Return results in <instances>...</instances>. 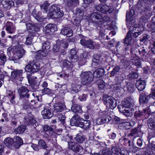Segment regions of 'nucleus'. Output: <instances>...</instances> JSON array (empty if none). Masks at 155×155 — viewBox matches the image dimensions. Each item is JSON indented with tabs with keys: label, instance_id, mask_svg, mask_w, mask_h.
I'll list each match as a JSON object with an SVG mask.
<instances>
[{
	"label": "nucleus",
	"instance_id": "nucleus-10",
	"mask_svg": "<svg viewBox=\"0 0 155 155\" xmlns=\"http://www.w3.org/2000/svg\"><path fill=\"white\" fill-rule=\"evenodd\" d=\"M13 51L14 49L12 47H9L8 48L7 53L9 56V59L15 63H17L19 59Z\"/></svg>",
	"mask_w": 155,
	"mask_h": 155
},
{
	"label": "nucleus",
	"instance_id": "nucleus-40",
	"mask_svg": "<svg viewBox=\"0 0 155 155\" xmlns=\"http://www.w3.org/2000/svg\"><path fill=\"white\" fill-rule=\"evenodd\" d=\"M82 125L81 127L84 130H87L90 127V126L91 124V122L90 120H85L84 119Z\"/></svg>",
	"mask_w": 155,
	"mask_h": 155
},
{
	"label": "nucleus",
	"instance_id": "nucleus-3",
	"mask_svg": "<svg viewBox=\"0 0 155 155\" xmlns=\"http://www.w3.org/2000/svg\"><path fill=\"white\" fill-rule=\"evenodd\" d=\"M40 67V64L38 62H36L35 60H33L29 61L28 64L26 66L25 70L27 72H36L38 71Z\"/></svg>",
	"mask_w": 155,
	"mask_h": 155
},
{
	"label": "nucleus",
	"instance_id": "nucleus-44",
	"mask_svg": "<svg viewBox=\"0 0 155 155\" xmlns=\"http://www.w3.org/2000/svg\"><path fill=\"white\" fill-rule=\"evenodd\" d=\"M20 121L19 120L18 118L15 116L14 117H12V119L11 122V124L12 126L15 127L19 123H20Z\"/></svg>",
	"mask_w": 155,
	"mask_h": 155
},
{
	"label": "nucleus",
	"instance_id": "nucleus-43",
	"mask_svg": "<svg viewBox=\"0 0 155 155\" xmlns=\"http://www.w3.org/2000/svg\"><path fill=\"white\" fill-rule=\"evenodd\" d=\"M117 105L116 100L112 97L107 106H109L110 108L113 109L116 107Z\"/></svg>",
	"mask_w": 155,
	"mask_h": 155
},
{
	"label": "nucleus",
	"instance_id": "nucleus-58",
	"mask_svg": "<svg viewBox=\"0 0 155 155\" xmlns=\"http://www.w3.org/2000/svg\"><path fill=\"white\" fill-rule=\"evenodd\" d=\"M56 12L57 15L55 17V19L61 17L63 16L64 13L62 11H61L60 8L58 7L57 9L56 10Z\"/></svg>",
	"mask_w": 155,
	"mask_h": 155
},
{
	"label": "nucleus",
	"instance_id": "nucleus-60",
	"mask_svg": "<svg viewBox=\"0 0 155 155\" xmlns=\"http://www.w3.org/2000/svg\"><path fill=\"white\" fill-rule=\"evenodd\" d=\"M49 6V4L47 2H45L43 4L41 5V9L44 10L46 12Z\"/></svg>",
	"mask_w": 155,
	"mask_h": 155
},
{
	"label": "nucleus",
	"instance_id": "nucleus-48",
	"mask_svg": "<svg viewBox=\"0 0 155 155\" xmlns=\"http://www.w3.org/2000/svg\"><path fill=\"white\" fill-rule=\"evenodd\" d=\"M38 146L44 149H46L48 147L45 141L41 139L38 141Z\"/></svg>",
	"mask_w": 155,
	"mask_h": 155
},
{
	"label": "nucleus",
	"instance_id": "nucleus-25",
	"mask_svg": "<svg viewBox=\"0 0 155 155\" xmlns=\"http://www.w3.org/2000/svg\"><path fill=\"white\" fill-rule=\"evenodd\" d=\"M37 35V33L30 31L28 36L26 38L25 44L27 45L31 44L33 42V38L34 37L36 36Z\"/></svg>",
	"mask_w": 155,
	"mask_h": 155
},
{
	"label": "nucleus",
	"instance_id": "nucleus-57",
	"mask_svg": "<svg viewBox=\"0 0 155 155\" xmlns=\"http://www.w3.org/2000/svg\"><path fill=\"white\" fill-rule=\"evenodd\" d=\"M135 12L134 10L133 9L130 10L129 12H127L126 14V18L129 20H130V18L134 15Z\"/></svg>",
	"mask_w": 155,
	"mask_h": 155
},
{
	"label": "nucleus",
	"instance_id": "nucleus-31",
	"mask_svg": "<svg viewBox=\"0 0 155 155\" xmlns=\"http://www.w3.org/2000/svg\"><path fill=\"white\" fill-rule=\"evenodd\" d=\"M45 28L46 29V32L47 33H49V31L54 32L57 30L56 25L54 24H48L46 25Z\"/></svg>",
	"mask_w": 155,
	"mask_h": 155
},
{
	"label": "nucleus",
	"instance_id": "nucleus-30",
	"mask_svg": "<svg viewBox=\"0 0 155 155\" xmlns=\"http://www.w3.org/2000/svg\"><path fill=\"white\" fill-rule=\"evenodd\" d=\"M50 43L48 41H45L43 44L42 48V50L41 51L45 53L44 55H47L49 51V49L50 48Z\"/></svg>",
	"mask_w": 155,
	"mask_h": 155
},
{
	"label": "nucleus",
	"instance_id": "nucleus-22",
	"mask_svg": "<svg viewBox=\"0 0 155 155\" xmlns=\"http://www.w3.org/2000/svg\"><path fill=\"white\" fill-rule=\"evenodd\" d=\"M69 57L72 62H75L78 60V57L75 49H72L70 50Z\"/></svg>",
	"mask_w": 155,
	"mask_h": 155
},
{
	"label": "nucleus",
	"instance_id": "nucleus-23",
	"mask_svg": "<svg viewBox=\"0 0 155 155\" xmlns=\"http://www.w3.org/2000/svg\"><path fill=\"white\" fill-rule=\"evenodd\" d=\"M41 114L43 117L45 119H49L53 116V113L48 108H44L41 112Z\"/></svg>",
	"mask_w": 155,
	"mask_h": 155
},
{
	"label": "nucleus",
	"instance_id": "nucleus-53",
	"mask_svg": "<svg viewBox=\"0 0 155 155\" xmlns=\"http://www.w3.org/2000/svg\"><path fill=\"white\" fill-rule=\"evenodd\" d=\"M9 97H10V99H11L10 101L12 104H15V102L13 100L15 98V92L12 91H9L8 94Z\"/></svg>",
	"mask_w": 155,
	"mask_h": 155
},
{
	"label": "nucleus",
	"instance_id": "nucleus-26",
	"mask_svg": "<svg viewBox=\"0 0 155 155\" xmlns=\"http://www.w3.org/2000/svg\"><path fill=\"white\" fill-rule=\"evenodd\" d=\"M150 97L147 95L145 93L142 92L140 94L139 101L140 104L147 103Z\"/></svg>",
	"mask_w": 155,
	"mask_h": 155
},
{
	"label": "nucleus",
	"instance_id": "nucleus-45",
	"mask_svg": "<svg viewBox=\"0 0 155 155\" xmlns=\"http://www.w3.org/2000/svg\"><path fill=\"white\" fill-rule=\"evenodd\" d=\"M80 117L78 115L75 114L72 117L70 120V123L72 125H75L76 123L79 120V119Z\"/></svg>",
	"mask_w": 155,
	"mask_h": 155
},
{
	"label": "nucleus",
	"instance_id": "nucleus-17",
	"mask_svg": "<svg viewBox=\"0 0 155 155\" xmlns=\"http://www.w3.org/2000/svg\"><path fill=\"white\" fill-rule=\"evenodd\" d=\"M27 29L30 31L36 32L40 30L39 28L36 25L32 23H28L26 24Z\"/></svg>",
	"mask_w": 155,
	"mask_h": 155
},
{
	"label": "nucleus",
	"instance_id": "nucleus-41",
	"mask_svg": "<svg viewBox=\"0 0 155 155\" xmlns=\"http://www.w3.org/2000/svg\"><path fill=\"white\" fill-rule=\"evenodd\" d=\"M57 42V45H59L60 48H63L64 49L67 48L68 43L64 40H58Z\"/></svg>",
	"mask_w": 155,
	"mask_h": 155
},
{
	"label": "nucleus",
	"instance_id": "nucleus-35",
	"mask_svg": "<svg viewBox=\"0 0 155 155\" xmlns=\"http://www.w3.org/2000/svg\"><path fill=\"white\" fill-rule=\"evenodd\" d=\"M138 130L137 128H135L132 130L131 133L127 136L128 137L134 140L138 136Z\"/></svg>",
	"mask_w": 155,
	"mask_h": 155
},
{
	"label": "nucleus",
	"instance_id": "nucleus-64",
	"mask_svg": "<svg viewBox=\"0 0 155 155\" xmlns=\"http://www.w3.org/2000/svg\"><path fill=\"white\" fill-rule=\"evenodd\" d=\"M72 86V90L75 92H77L79 91L81 87L79 85H74Z\"/></svg>",
	"mask_w": 155,
	"mask_h": 155
},
{
	"label": "nucleus",
	"instance_id": "nucleus-5",
	"mask_svg": "<svg viewBox=\"0 0 155 155\" xmlns=\"http://www.w3.org/2000/svg\"><path fill=\"white\" fill-rule=\"evenodd\" d=\"M35 94H32L30 93L27 94L26 97L25 102H24L23 104V107L26 110H28L30 109L32 107V105L30 103H34L35 104Z\"/></svg>",
	"mask_w": 155,
	"mask_h": 155
},
{
	"label": "nucleus",
	"instance_id": "nucleus-36",
	"mask_svg": "<svg viewBox=\"0 0 155 155\" xmlns=\"http://www.w3.org/2000/svg\"><path fill=\"white\" fill-rule=\"evenodd\" d=\"M23 144V141L21 138L19 137H16L15 141L14 143V146L16 148L18 149Z\"/></svg>",
	"mask_w": 155,
	"mask_h": 155
},
{
	"label": "nucleus",
	"instance_id": "nucleus-11",
	"mask_svg": "<svg viewBox=\"0 0 155 155\" xmlns=\"http://www.w3.org/2000/svg\"><path fill=\"white\" fill-rule=\"evenodd\" d=\"M119 106H122L124 108H133L134 106L133 100L130 97L126 98L125 101L123 102L122 104Z\"/></svg>",
	"mask_w": 155,
	"mask_h": 155
},
{
	"label": "nucleus",
	"instance_id": "nucleus-42",
	"mask_svg": "<svg viewBox=\"0 0 155 155\" xmlns=\"http://www.w3.org/2000/svg\"><path fill=\"white\" fill-rule=\"evenodd\" d=\"M45 53L41 51H40L35 55V58L36 60L40 61L41 60L43 57H45L47 55H44Z\"/></svg>",
	"mask_w": 155,
	"mask_h": 155
},
{
	"label": "nucleus",
	"instance_id": "nucleus-46",
	"mask_svg": "<svg viewBox=\"0 0 155 155\" xmlns=\"http://www.w3.org/2000/svg\"><path fill=\"white\" fill-rule=\"evenodd\" d=\"M27 78L28 81L30 84H33L34 85L36 83V81L34 79V76H32L31 74H30L27 75Z\"/></svg>",
	"mask_w": 155,
	"mask_h": 155
},
{
	"label": "nucleus",
	"instance_id": "nucleus-52",
	"mask_svg": "<svg viewBox=\"0 0 155 155\" xmlns=\"http://www.w3.org/2000/svg\"><path fill=\"white\" fill-rule=\"evenodd\" d=\"M76 141L79 143H82L85 140L84 137L83 136L81 135H77V136L75 138Z\"/></svg>",
	"mask_w": 155,
	"mask_h": 155
},
{
	"label": "nucleus",
	"instance_id": "nucleus-6",
	"mask_svg": "<svg viewBox=\"0 0 155 155\" xmlns=\"http://www.w3.org/2000/svg\"><path fill=\"white\" fill-rule=\"evenodd\" d=\"M80 37L81 38L80 43L81 45L91 49L94 48L95 44L94 41L90 39L88 40L86 37L82 35Z\"/></svg>",
	"mask_w": 155,
	"mask_h": 155
},
{
	"label": "nucleus",
	"instance_id": "nucleus-2",
	"mask_svg": "<svg viewBox=\"0 0 155 155\" xmlns=\"http://www.w3.org/2000/svg\"><path fill=\"white\" fill-rule=\"evenodd\" d=\"M81 84L84 85H87L93 81V74L90 71L83 73L81 75Z\"/></svg>",
	"mask_w": 155,
	"mask_h": 155
},
{
	"label": "nucleus",
	"instance_id": "nucleus-1",
	"mask_svg": "<svg viewBox=\"0 0 155 155\" xmlns=\"http://www.w3.org/2000/svg\"><path fill=\"white\" fill-rule=\"evenodd\" d=\"M90 18L94 24H96L98 22H106L109 21L110 18L107 16H104L100 13L94 12L91 14Z\"/></svg>",
	"mask_w": 155,
	"mask_h": 155
},
{
	"label": "nucleus",
	"instance_id": "nucleus-13",
	"mask_svg": "<svg viewBox=\"0 0 155 155\" xmlns=\"http://www.w3.org/2000/svg\"><path fill=\"white\" fill-rule=\"evenodd\" d=\"M101 57L96 54H94L93 57V63H94V65L99 68L100 67H104L101 59Z\"/></svg>",
	"mask_w": 155,
	"mask_h": 155
},
{
	"label": "nucleus",
	"instance_id": "nucleus-9",
	"mask_svg": "<svg viewBox=\"0 0 155 155\" xmlns=\"http://www.w3.org/2000/svg\"><path fill=\"white\" fill-rule=\"evenodd\" d=\"M18 92L20 94V99L22 101L23 103L25 102L26 97L27 94H30L28 89L25 87H20L18 90Z\"/></svg>",
	"mask_w": 155,
	"mask_h": 155
},
{
	"label": "nucleus",
	"instance_id": "nucleus-49",
	"mask_svg": "<svg viewBox=\"0 0 155 155\" xmlns=\"http://www.w3.org/2000/svg\"><path fill=\"white\" fill-rule=\"evenodd\" d=\"M112 97L111 96L106 94L103 95L102 100L103 101L105 104L107 105L111 99L112 98Z\"/></svg>",
	"mask_w": 155,
	"mask_h": 155
},
{
	"label": "nucleus",
	"instance_id": "nucleus-12",
	"mask_svg": "<svg viewBox=\"0 0 155 155\" xmlns=\"http://www.w3.org/2000/svg\"><path fill=\"white\" fill-rule=\"evenodd\" d=\"M22 74V70H14L12 72L11 76L12 78L14 80H18L21 81L22 80L21 76Z\"/></svg>",
	"mask_w": 155,
	"mask_h": 155
},
{
	"label": "nucleus",
	"instance_id": "nucleus-8",
	"mask_svg": "<svg viewBox=\"0 0 155 155\" xmlns=\"http://www.w3.org/2000/svg\"><path fill=\"white\" fill-rule=\"evenodd\" d=\"M122 106H119V111L127 117H132L134 114V109L133 108H124Z\"/></svg>",
	"mask_w": 155,
	"mask_h": 155
},
{
	"label": "nucleus",
	"instance_id": "nucleus-39",
	"mask_svg": "<svg viewBox=\"0 0 155 155\" xmlns=\"http://www.w3.org/2000/svg\"><path fill=\"white\" fill-rule=\"evenodd\" d=\"M26 129V127L25 126L21 125L18 127L17 128L14 130V131L17 133L21 134L23 133Z\"/></svg>",
	"mask_w": 155,
	"mask_h": 155
},
{
	"label": "nucleus",
	"instance_id": "nucleus-56",
	"mask_svg": "<svg viewBox=\"0 0 155 155\" xmlns=\"http://www.w3.org/2000/svg\"><path fill=\"white\" fill-rule=\"evenodd\" d=\"M132 63L137 67H140L141 66V63L140 60L136 58H134L132 60Z\"/></svg>",
	"mask_w": 155,
	"mask_h": 155
},
{
	"label": "nucleus",
	"instance_id": "nucleus-27",
	"mask_svg": "<svg viewBox=\"0 0 155 155\" xmlns=\"http://www.w3.org/2000/svg\"><path fill=\"white\" fill-rule=\"evenodd\" d=\"M1 4L3 6L6 8H10L11 7L14 5V2L12 0H2Z\"/></svg>",
	"mask_w": 155,
	"mask_h": 155
},
{
	"label": "nucleus",
	"instance_id": "nucleus-34",
	"mask_svg": "<svg viewBox=\"0 0 155 155\" xmlns=\"http://www.w3.org/2000/svg\"><path fill=\"white\" fill-rule=\"evenodd\" d=\"M4 142L5 145L8 148H11L14 146V141L11 138L7 137L4 140Z\"/></svg>",
	"mask_w": 155,
	"mask_h": 155
},
{
	"label": "nucleus",
	"instance_id": "nucleus-21",
	"mask_svg": "<svg viewBox=\"0 0 155 155\" xmlns=\"http://www.w3.org/2000/svg\"><path fill=\"white\" fill-rule=\"evenodd\" d=\"M58 7L54 5H52L49 9V13L48 14V16L50 18H55L56 16L57 15L56 10Z\"/></svg>",
	"mask_w": 155,
	"mask_h": 155
},
{
	"label": "nucleus",
	"instance_id": "nucleus-19",
	"mask_svg": "<svg viewBox=\"0 0 155 155\" xmlns=\"http://www.w3.org/2000/svg\"><path fill=\"white\" fill-rule=\"evenodd\" d=\"M98 69H97L93 74V78H99L104 74V70L103 67H100L99 68H96Z\"/></svg>",
	"mask_w": 155,
	"mask_h": 155
},
{
	"label": "nucleus",
	"instance_id": "nucleus-37",
	"mask_svg": "<svg viewBox=\"0 0 155 155\" xmlns=\"http://www.w3.org/2000/svg\"><path fill=\"white\" fill-rule=\"evenodd\" d=\"M103 119L102 121L104 123H108L111 120L110 117L108 114V113L105 112L104 113L102 117Z\"/></svg>",
	"mask_w": 155,
	"mask_h": 155
},
{
	"label": "nucleus",
	"instance_id": "nucleus-47",
	"mask_svg": "<svg viewBox=\"0 0 155 155\" xmlns=\"http://www.w3.org/2000/svg\"><path fill=\"white\" fill-rule=\"evenodd\" d=\"M143 30V27L139 26H134L133 28L131 31L132 32H137V33H139V34H141Z\"/></svg>",
	"mask_w": 155,
	"mask_h": 155
},
{
	"label": "nucleus",
	"instance_id": "nucleus-20",
	"mask_svg": "<svg viewBox=\"0 0 155 155\" xmlns=\"http://www.w3.org/2000/svg\"><path fill=\"white\" fill-rule=\"evenodd\" d=\"M122 77L120 75H118V76L116 77V82H117L118 84H115L113 85L114 88L113 90L115 92H119L121 88V85H120V81H122Z\"/></svg>",
	"mask_w": 155,
	"mask_h": 155
},
{
	"label": "nucleus",
	"instance_id": "nucleus-54",
	"mask_svg": "<svg viewBox=\"0 0 155 155\" xmlns=\"http://www.w3.org/2000/svg\"><path fill=\"white\" fill-rule=\"evenodd\" d=\"M144 115L143 112L140 111H136L134 114V117L137 119H139Z\"/></svg>",
	"mask_w": 155,
	"mask_h": 155
},
{
	"label": "nucleus",
	"instance_id": "nucleus-28",
	"mask_svg": "<svg viewBox=\"0 0 155 155\" xmlns=\"http://www.w3.org/2000/svg\"><path fill=\"white\" fill-rule=\"evenodd\" d=\"M135 85L137 89L139 91H141L145 88L146 83L144 81L139 80L137 81Z\"/></svg>",
	"mask_w": 155,
	"mask_h": 155
},
{
	"label": "nucleus",
	"instance_id": "nucleus-16",
	"mask_svg": "<svg viewBox=\"0 0 155 155\" xmlns=\"http://www.w3.org/2000/svg\"><path fill=\"white\" fill-rule=\"evenodd\" d=\"M69 148L74 151L77 152L82 150V147L79 144L72 142H68Z\"/></svg>",
	"mask_w": 155,
	"mask_h": 155
},
{
	"label": "nucleus",
	"instance_id": "nucleus-55",
	"mask_svg": "<svg viewBox=\"0 0 155 155\" xmlns=\"http://www.w3.org/2000/svg\"><path fill=\"white\" fill-rule=\"evenodd\" d=\"M43 129L45 131H48L50 134L52 133L53 132V129L48 125H45L43 127Z\"/></svg>",
	"mask_w": 155,
	"mask_h": 155
},
{
	"label": "nucleus",
	"instance_id": "nucleus-50",
	"mask_svg": "<svg viewBox=\"0 0 155 155\" xmlns=\"http://www.w3.org/2000/svg\"><path fill=\"white\" fill-rule=\"evenodd\" d=\"M6 26V30L7 31L10 33H12L14 32V29L12 23H7Z\"/></svg>",
	"mask_w": 155,
	"mask_h": 155
},
{
	"label": "nucleus",
	"instance_id": "nucleus-4",
	"mask_svg": "<svg viewBox=\"0 0 155 155\" xmlns=\"http://www.w3.org/2000/svg\"><path fill=\"white\" fill-rule=\"evenodd\" d=\"M136 8L140 10L141 12H146L147 13L150 14L151 9L145 0H139L136 5Z\"/></svg>",
	"mask_w": 155,
	"mask_h": 155
},
{
	"label": "nucleus",
	"instance_id": "nucleus-29",
	"mask_svg": "<svg viewBox=\"0 0 155 155\" xmlns=\"http://www.w3.org/2000/svg\"><path fill=\"white\" fill-rule=\"evenodd\" d=\"M24 119L25 122L28 125H33L36 123V121L34 118L29 115L26 116Z\"/></svg>",
	"mask_w": 155,
	"mask_h": 155
},
{
	"label": "nucleus",
	"instance_id": "nucleus-62",
	"mask_svg": "<svg viewBox=\"0 0 155 155\" xmlns=\"http://www.w3.org/2000/svg\"><path fill=\"white\" fill-rule=\"evenodd\" d=\"M34 17L39 22H41L43 21L44 20L45 18L42 17L37 14H35L34 15Z\"/></svg>",
	"mask_w": 155,
	"mask_h": 155
},
{
	"label": "nucleus",
	"instance_id": "nucleus-33",
	"mask_svg": "<svg viewBox=\"0 0 155 155\" xmlns=\"http://www.w3.org/2000/svg\"><path fill=\"white\" fill-rule=\"evenodd\" d=\"M71 109L75 113H81L82 112L81 107L76 104H74L72 106Z\"/></svg>",
	"mask_w": 155,
	"mask_h": 155
},
{
	"label": "nucleus",
	"instance_id": "nucleus-24",
	"mask_svg": "<svg viewBox=\"0 0 155 155\" xmlns=\"http://www.w3.org/2000/svg\"><path fill=\"white\" fill-rule=\"evenodd\" d=\"M61 33L67 37H70L73 35V31L71 29L68 27H64L61 31Z\"/></svg>",
	"mask_w": 155,
	"mask_h": 155
},
{
	"label": "nucleus",
	"instance_id": "nucleus-7",
	"mask_svg": "<svg viewBox=\"0 0 155 155\" xmlns=\"http://www.w3.org/2000/svg\"><path fill=\"white\" fill-rule=\"evenodd\" d=\"M95 8L97 10L104 14L111 13L113 11V9L110 7L106 5L98 4L95 6Z\"/></svg>",
	"mask_w": 155,
	"mask_h": 155
},
{
	"label": "nucleus",
	"instance_id": "nucleus-59",
	"mask_svg": "<svg viewBox=\"0 0 155 155\" xmlns=\"http://www.w3.org/2000/svg\"><path fill=\"white\" fill-rule=\"evenodd\" d=\"M58 117L61 123L64 124L65 122V117L64 114H59L58 115Z\"/></svg>",
	"mask_w": 155,
	"mask_h": 155
},
{
	"label": "nucleus",
	"instance_id": "nucleus-63",
	"mask_svg": "<svg viewBox=\"0 0 155 155\" xmlns=\"http://www.w3.org/2000/svg\"><path fill=\"white\" fill-rule=\"evenodd\" d=\"M128 76L130 78L133 79L137 78L138 75L137 73L133 72L129 74Z\"/></svg>",
	"mask_w": 155,
	"mask_h": 155
},
{
	"label": "nucleus",
	"instance_id": "nucleus-14",
	"mask_svg": "<svg viewBox=\"0 0 155 155\" xmlns=\"http://www.w3.org/2000/svg\"><path fill=\"white\" fill-rule=\"evenodd\" d=\"M14 49V52L15 53L18 57L20 59L22 58L25 53V51L21 46H15Z\"/></svg>",
	"mask_w": 155,
	"mask_h": 155
},
{
	"label": "nucleus",
	"instance_id": "nucleus-18",
	"mask_svg": "<svg viewBox=\"0 0 155 155\" xmlns=\"http://www.w3.org/2000/svg\"><path fill=\"white\" fill-rule=\"evenodd\" d=\"M54 113H57L62 112L65 108V106L62 103H57L54 104Z\"/></svg>",
	"mask_w": 155,
	"mask_h": 155
},
{
	"label": "nucleus",
	"instance_id": "nucleus-32",
	"mask_svg": "<svg viewBox=\"0 0 155 155\" xmlns=\"http://www.w3.org/2000/svg\"><path fill=\"white\" fill-rule=\"evenodd\" d=\"M153 116H152L147 120V124L149 129L155 130V121Z\"/></svg>",
	"mask_w": 155,
	"mask_h": 155
},
{
	"label": "nucleus",
	"instance_id": "nucleus-38",
	"mask_svg": "<svg viewBox=\"0 0 155 155\" xmlns=\"http://www.w3.org/2000/svg\"><path fill=\"white\" fill-rule=\"evenodd\" d=\"M65 2L68 7L74 6L79 3L78 0H66Z\"/></svg>",
	"mask_w": 155,
	"mask_h": 155
},
{
	"label": "nucleus",
	"instance_id": "nucleus-51",
	"mask_svg": "<svg viewBox=\"0 0 155 155\" xmlns=\"http://www.w3.org/2000/svg\"><path fill=\"white\" fill-rule=\"evenodd\" d=\"M120 69V67L118 66H116L110 72V77L114 76L115 74H117L119 71Z\"/></svg>",
	"mask_w": 155,
	"mask_h": 155
},
{
	"label": "nucleus",
	"instance_id": "nucleus-61",
	"mask_svg": "<svg viewBox=\"0 0 155 155\" xmlns=\"http://www.w3.org/2000/svg\"><path fill=\"white\" fill-rule=\"evenodd\" d=\"M0 59L2 62V64H1L4 65L7 60L6 56L3 54H0Z\"/></svg>",
	"mask_w": 155,
	"mask_h": 155
},
{
	"label": "nucleus",
	"instance_id": "nucleus-15",
	"mask_svg": "<svg viewBox=\"0 0 155 155\" xmlns=\"http://www.w3.org/2000/svg\"><path fill=\"white\" fill-rule=\"evenodd\" d=\"M131 36V32L130 31H128L127 36L124 41V44L127 45L125 48L126 50H127L131 48V45L130 44V42L132 40V37Z\"/></svg>",
	"mask_w": 155,
	"mask_h": 155
}]
</instances>
